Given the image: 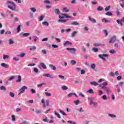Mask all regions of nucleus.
I'll use <instances>...</instances> for the list:
<instances>
[{
	"mask_svg": "<svg viewBox=\"0 0 124 124\" xmlns=\"http://www.w3.org/2000/svg\"><path fill=\"white\" fill-rule=\"evenodd\" d=\"M108 117H110V118H111L112 119H114L115 118H117V116L112 114H109Z\"/></svg>",
	"mask_w": 124,
	"mask_h": 124,
	"instance_id": "obj_26",
	"label": "nucleus"
},
{
	"mask_svg": "<svg viewBox=\"0 0 124 124\" xmlns=\"http://www.w3.org/2000/svg\"><path fill=\"white\" fill-rule=\"evenodd\" d=\"M97 11H102L103 10V7L101 6H99L97 8Z\"/></svg>",
	"mask_w": 124,
	"mask_h": 124,
	"instance_id": "obj_36",
	"label": "nucleus"
},
{
	"mask_svg": "<svg viewBox=\"0 0 124 124\" xmlns=\"http://www.w3.org/2000/svg\"><path fill=\"white\" fill-rule=\"evenodd\" d=\"M33 38L34 41L35 42H36V41H37V40H38V38L37 37H36V36H33Z\"/></svg>",
	"mask_w": 124,
	"mask_h": 124,
	"instance_id": "obj_48",
	"label": "nucleus"
},
{
	"mask_svg": "<svg viewBox=\"0 0 124 124\" xmlns=\"http://www.w3.org/2000/svg\"><path fill=\"white\" fill-rule=\"evenodd\" d=\"M1 66L2 67H4L5 68H8V65L6 64L5 63H2L0 64Z\"/></svg>",
	"mask_w": 124,
	"mask_h": 124,
	"instance_id": "obj_13",
	"label": "nucleus"
},
{
	"mask_svg": "<svg viewBox=\"0 0 124 124\" xmlns=\"http://www.w3.org/2000/svg\"><path fill=\"white\" fill-rule=\"evenodd\" d=\"M92 50H93V51L95 53L98 52V48H97L96 47H93L92 48Z\"/></svg>",
	"mask_w": 124,
	"mask_h": 124,
	"instance_id": "obj_33",
	"label": "nucleus"
},
{
	"mask_svg": "<svg viewBox=\"0 0 124 124\" xmlns=\"http://www.w3.org/2000/svg\"><path fill=\"white\" fill-rule=\"evenodd\" d=\"M6 59L7 60H8V59H9V55H4L3 56V60H6Z\"/></svg>",
	"mask_w": 124,
	"mask_h": 124,
	"instance_id": "obj_38",
	"label": "nucleus"
},
{
	"mask_svg": "<svg viewBox=\"0 0 124 124\" xmlns=\"http://www.w3.org/2000/svg\"><path fill=\"white\" fill-rule=\"evenodd\" d=\"M114 47H115V48H119V44L118 43H115L114 44Z\"/></svg>",
	"mask_w": 124,
	"mask_h": 124,
	"instance_id": "obj_63",
	"label": "nucleus"
},
{
	"mask_svg": "<svg viewBox=\"0 0 124 124\" xmlns=\"http://www.w3.org/2000/svg\"><path fill=\"white\" fill-rule=\"evenodd\" d=\"M110 8H111V6H108L105 8V11H108V10H110Z\"/></svg>",
	"mask_w": 124,
	"mask_h": 124,
	"instance_id": "obj_53",
	"label": "nucleus"
},
{
	"mask_svg": "<svg viewBox=\"0 0 124 124\" xmlns=\"http://www.w3.org/2000/svg\"><path fill=\"white\" fill-rule=\"evenodd\" d=\"M106 15H107L108 16H112V14L111 12H107Z\"/></svg>",
	"mask_w": 124,
	"mask_h": 124,
	"instance_id": "obj_62",
	"label": "nucleus"
},
{
	"mask_svg": "<svg viewBox=\"0 0 124 124\" xmlns=\"http://www.w3.org/2000/svg\"><path fill=\"white\" fill-rule=\"evenodd\" d=\"M59 111L61 114H62V115H63V116H67V115H66V114H65V113H64V112L62 109H59Z\"/></svg>",
	"mask_w": 124,
	"mask_h": 124,
	"instance_id": "obj_34",
	"label": "nucleus"
},
{
	"mask_svg": "<svg viewBox=\"0 0 124 124\" xmlns=\"http://www.w3.org/2000/svg\"><path fill=\"white\" fill-rule=\"evenodd\" d=\"M73 95H74V93H71L67 95V96L68 97H72Z\"/></svg>",
	"mask_w": 124,
	"mask_h": 124,
	"instance_id": "obj_47",
	"label": "nucleus"
},
{
	"mask_svg": "<svg viewBox=\"0 0 124 124\" xmlns=\"http://www.w3.org/2000/svg\"><path fill=\"white\" fill-rule=\"evenodd\" d=\"M107 86H108V83H107V82H105L103 83V86H102V88L103 90H105L108 94H109L112 93V91L109 89L108 87H106Z\"/></svg>",
	"mask_w": 124,
	"mask_h": 124,
	"instance_id": "obj_1",
	"label": "nucleus"
},
{
	"mask_svg": "<svg viewBox=\"0 0 124 124\" xmlns=\"http://www.w3.org/2000/svg\"><path fill=\"white\" fill-rule=\"evenodd\" d=\"M26 56V53L23 52L20 53L19 55H18V57H19V58H24Z\"/></svg>",
	"mask_w": 124,
	"mask_h": 124,
	"instance_id": "obj_24",
	"label": "nucleus"
},
{
	"mask_svg": "<svg viewBox=\"0 0 124 124\" xmlns=\"http://www.w3.org/2000/svg\"><path fill=\"white\" fill-rule=\"evenodd\" d=\"M46 83H40L38 85H37V87L38 88H42V86L44 85V86H46Z\"/></svg>",
	"mask_w": 124,
	"mask_h": 124,
	"instance_id": "obj_21",
	"label": "nucleus"
},
{
	"mask_svg": "<svg viewBox=\"0 0 124 124\" xmlns=\"http://www.w3.org/2000/svg\"><path fill=\"white\" fill-rule=\"evenodd\" d=\"M90 104L91 105L93 104V105L94 107H96V106H97V103H96L95 102L93 101V100H91V101H90Z\"/></svg>",
	"mask_w": 124,
	"mask_h": 124,
	"instance_id": "obj_12",
	"label": "nucleus"
},
{
	"mask_svg": "<svg viewBox=\"0 0 124 124\" xmlns=\"http://www.w3.org/2000/svg\"><path fill=\"white\" fill-rule=\"evenodd\" d=\"M95 67H96L95 64L93 63L91 65V68H92V69H95Z\"/></svg>",
	"mask_w": 124,
	"mask_h": 124,
	"instance_id": "obj_39",
	"label": "nucleus"
},
{
	"mask_svg": "<svg viewBox=\"0 0 124 124\" xmlns=\"http://www.w3.org/2000/svg\"><path fill=\"white\" fill-rule=\"evenodd\" d=\"M71 25L73 26H78L80 25V24L77 22H74L71 23Z\"/></svg>",
	"mask_w": 124,
	"mask_h": 124,
	"instance_id": "obj_31",
	"label": "nucleus"
},
{
	"mask_svg": "<svg viewBox=\"0 0 124 124\" xmlns=\"http://www.w3.org/2000/svg\"><path fill=\"white\" fill-rule=\"evenodd\" d=\"M93 46H94L95 47H98L99 46H105V44L95 43V44H93Z\"/></svg>",
	"mask_w": 124,
	"mask_h": 124,
	"instance_id": "obj_14",
	"label": "nucleus"
},
{
	"mask_svg": "<svg viewBox=\"0 0 124 124\" xmlns=\"http://www.w3.org/2000/svg\"><path fill=\"white\" fill-rule=\"evenodd\" d=\"M54 12L55 14H56V15H59V14L61 13V12H60V10H59V9H56L54 10Z\"/></svg>",
	"mask_w": 124,
	"mask_h": 124,
	"instance_id": "obj_28",
	"label": "nucleus"
},
{
	"mask_svg": "<svg viewBox=\"0 0 124 124\" xmlns=\"http://www.w3.org/2000/svg\"><path fill=\"white\" fill-rule=\"evenodd\" d=\"M59 19H64V18H71V16H68L64 14H61L59 16Z\"/></svg>",
	"mask_w": 124,
	"mask_h": 124,
	"instance_id": "obj_5",
	"label": "nucleus"
},
{
	"mask_svg": "<svg viewBox=\"0 0 124 124\" xmlns=\"http://www.w3.org/2000/svg\"><path fill=\"white\" fill-rule=\"evenodd\" d=\"M9 95L11 96V97L14 98L15 96V94H14V93L13 92H10Z\"/></svg>",
	"mask_w": 124,
	"mask_h": 124,
	"instance_id": "obj_40",
	"label": "nucleus"
},
{
	"mask_svg": "<svg viewBox=\"0 0 124 124\" xmlns=\"http://www.w3.org/2000/svg\"><path fill=\"white\" fill-rule=\"evenodd\" d=\"M87 93H93V90L92 89H90L87 91Z\"/></svg>",
	"mask_w": 124,
	"mask_h": 124,
	"instance_id": "obj_37",
	"label": "nucleus"
},
{
	"mask_svg": "<svg viewBox=\"0 0 124 124\" xmlns=\"http://www.w3.org/2000/svg\"><path fill=\"white\" fill-rule=\"evenodd\" d=\"M11 117H12V120L13 122H15V121L16 120L15 115H12Z\"/></svg>",
	"mask_w": 124,
	"mask_h": 124,
	"instance_id": "obj_56",
	"label": "nucleus"
},
{
	"mask_svg": "<svg viewBox=\"0 0 124 124\" xmlns=\"http://www.w3.org/2000/svg\"><path fill=\"white\" fill-rule=\"evenodd\" d=\"M0 90L1 91H4V92H5V91H6V87L4 86H2L0 87Z\"/></svg>",
	"mask_w": 124,
	"mask_h": 124,
	"instance_id": "obj_30",
	"label": "nucleus"
},
{
	"mask_svg": "<svg viewBox=\"0 0 124 124\" xmlns=\"http://www.w3.org/2000/svg\"><path fill=\"white\" fill-rule=\"evenodd\" d=\"M30 10H31V11H32V12H36V9L34 8H31L30 9Z\"/></svg>",
	"mask_w": 124,
	"mask_h": 124,
	"instance_id": "obj_59",
	"label": "nucleus"
},
{
	"mask_svg": "<svg viewBox=\"0 0 124 124\" xmlns=\"http://www.w3.org/2000/svg\"><path fill=\"white\" fill-rule=\"evenodd\" d=\"M98 57L99 59H101V60H102L103 62H106V61L107 60L104 58H108L109 56L108 54H102V55L99 54ZM103 57H104V58Z\"/></svg>",
	"mask_w": 124,
	"mask_h": 124,
	"instance_id": "obj_3",
	"label": "nucleus"
},
{
	"mask_svg": "<svg viewBox=\"0 0 124 124\" xmlns=\"http://www.w3.org/2000/svg\"><path fill=\"white\" fill-rule=\"evenodd\" d=\"M110 54H116L117 53V51L115 49H111L109 51Z\"/></svg>",
	"mask_w": 124,
	"mask_h": 124,
	"instance_id": "obj_29",
	"label": "nucleus"
},
{
	"mask_svg": "<svg viewBox=\"0 0 124 124\" xmlns=\"http://www.w3.org/2000/svg\"><path fill=\"white\" fill-rule=\"evenodd\" d=\"M67 51L70 52L72 55H76V48L75 47H66Z\"/></svg>",
	"mask_w": 124,
	"mask_h": 124,
	"instance_id": "obj_2",
	"label": "nucleus"
},
{
	"mask_svg": "<svg viewBox=\"0 0 124 124\" xmlns=\"http://www.w3.org/2000/svg\"><path fill=\"white\" fill-rule=\"evenodd\" d=\"M23 36H24V37H27V36H29L30 35V33H25L23 34Z\"/></svg>",
	"mask_w": 124,
	"mask_h": 124,
	"instance_id": "obj_50",
	"label": "nucleus"
},
{
	"mask_svg": "<svg viewBox=\"0 0 124 124\" xmlns=\"http://www.w3.org/2000/svg\"><path fill=\"white\" fill-rule=\"evenodd\" d=\"M30 92L31 93H36V91H35V90L33 89H31L30 90Z\"/></svg>",
	"mask_w": 124,
	"mask_h": 124,
	"instance_id": "obj_54",
	"label": "nucleus"
},
{
	"mask_svg": "<svg viewBox=\"0 0 124 124\" xmlns=\"http://www.w3.org/2000/svg\"><path fill=\"white\" fill-rule=\"evenodd\" d=\"M72 43L71 42L67 41L63 44V46H66V45H72Z\"/></svg>",
	"mask_w": 124,
	"mask_h": 124,
	"instance_id": "obj_16",
	"label": "nucleus"
},
{
	"mask_svg": "<svg viewBox=\"0 0 124 124\" xmlns=\"http://www.w3.org/2000/svg\"><path fill=\"white\" fill-rule=\"evenodd\" d=\"M25 90H28V87L26 86H22L19 89L20 92H19L18 94L20 95V94L22 93H24V92H25Z\"/></svg>",
	"mask_w": 124,
	"mask_h": 124,
	"instance_id": "obj_6",
	"label": "nucleus"
},
{
	"mask_svg": "<svg viewBox=\"0 0 124 124\" xmlns=\"http://www.w3.org/2000/svg\"><path fill=\"white\" fill-rule=\"evenodd\" d=\"M102 98L104 100H106V99H107V96H106V95H104L102 96Z\"/></svg>",
	"mask_w": 124,
	"mask_h": 124,
	"instance_id": "obj_57",
	"label": "nucleus"
},
{
	"mask_svg": "<svg viewBox=\"0 0 124 124\" xmlns=\"http://www.w3.org/2000/svg\"><path fill=\"white\" fill-rule=\"evenodd\" d=\"M30 51H32V50H36V46H32L30 48Z\"/></svg>",
	"mask_w": 124,
	"mask_h": 124,
	"instance_id": "obj_27",
	"label": "nucleus"
},
{
	"mask_svg": "<svg viewBox=\"0 0 124 124\" xmlns=\"http://www.w3.org/2000/svg\"><path fill=\"white\" fill-rule=\"evenodd\" d=\"M44 3H47L48 4H50L51 3V2L49 0H45L44 1Z\"/></svg>",
	"mask_w": 124,
	"mask_h": 124,
	"instance_id": "obj_55",
	"label": "nucleus"
},
{
	"mask_svg": "<svg viewBox=\"0 0 124 124\" xmlns=\"http://www.w3.org/2000/svg\"><path fill=\"white\" fill-rule=\"evenodd\" d=\"M22 81V77L20 75L17 76V79L16 80V83H21Z\"/></svg>",
	"mask_w": 124,
	"mask_h": 124,
	"instance_id": "obj_9",
	"label": "nucleus"
},
{
	"mask_svg": "<svg viewBox=\"0 0 124 124\" xmlns=\"http://www.w3.org/2000/svg\"><path fill=\"white\" fill-rule=\"evenodd\" d=\"M116 14L117 16H119V15L121 14V12L119 11V9H116Z\"/></svg>",
	"mask_w": 124,
	"mask_h": 124,
	"instance_id": "obj_52",
	"label": "nucleus"
},
{
	"mask_svg": "<svg viewBox=\"0 0 124 124\" xmlns=\"http://www.w3.org/2000/svg\"><path fill=\"white\" fill-rule=\"evenodd\" d=\"M79 103H80V100H79L74 101V103H75V105H78V104H79Z\"/></svg>",
	"mask_w": 124,
	"mask_h": 124,
	"instance_id": "obj_44",
	"label": "nucleus"
},
{
	"mask_svg": "<svg viewBox=\"0 0 124 124\" xmlns=\"http://www.w3.org/2000/svg\"><path fill=\"white\" fill-rule=\"evenodd\" d=\"M102 22H104L105 23H110V21L107 20L106 18H102Z\"/></svg>",
	"mask_w": 124,
	"mask_h": 124,
	"instance_id": "obj_45",
	"label": "nucleus"
},
{
	"mask_svg": "<svg viewBox=\"0 0 124 124\" xmlns=\"http://www.w3.org/2000/svg\"><path fill=\"white\" fill-rule=\"evenodd\" d=\"M40 64L44 69H47V67L46 66V65L44 62H41L40 63Z\"/></svg>",
	"mask_w": 124,
	"mask_h": 124,
	"instance_id": "obj_11",
	"label": "nucleus"
},
{
	"mask_svg": "<svg viewBox=\"0 0 124 124\" xmlns=\"http://www.w3.org/2000/svg\"><path fill=\"white\" fill-rule=\"evenodd\" d=\"M116 40H117V36L113 35L110 38L109 43L113 44V43H115Z\"/></svg>",
	"mask_w": 124,
	"mask_h": 124,
	"instance_id": "obj_4",
	"label": "nucleus"
},
{
	"mask_svg": "<svg viewBox=\"0 0 124 124\" xmlns=\"http://www.w3.org/2000/svg\"><path fill=\"white\" fill-rule=\"evenodd\" d=\"M50 103V100L49 99H47L46 100V106H49V104Z\"/></svg>",
	"mask_w": 124,
	"mask_h": 124,
	"instance_id": "obj_60",
	"label": "nucleus"
},
{
	"mask_svg": "<svg viewBox=\"0 0 124 124\" xmlns=\"http://www.w3.org/2000/svg\"><path fill=\"white\" fill-rule=\"evenodd\" d=\"M59 23H65L66 22V20L65 19H59L58 20Z\"/></svg>",
	"mask_w": 124,
	"mask_h": 124,
	"instance_id": "obj_42",
	"label": "nucleus"
},
{
	"mask_svg": "<svg viewBox=\"0 0 124 124\" xmlns=\"http://www.w3.org/2000/svg\"><path fill=\"white\" fill-rule=\"evenodd\" d=\"M91 85H93V86H98V83L95 82V81H93L90 82Z\"/></svg>",
	"mask_w": 124,
	"mask_h": 124,
	"instance_id": "obj_22",
	"label": "nucleus"
},
{
	"mask_svg": "<svg viewBox=\"0 0 124 124\" xmlns=\"http://www.w3.org/2000/svg\"><path fill=\"white\" fill-rule=\"evenodd\" d=\"M61 88L62 91H66L67 90H68V87L65 85L62 86Z\"/></svg>",
	"mask_w": 124,
	"mask_h": 124,
	"instance_id": "obj_17",
	"label": "nucleus"
},
{
	"mask_svg": "<svg viewBox=\"0 0 124 124\" xmlns=\"http://www.w3.org/2000/svg\"><path fill=\"white\" fill-rule=\"evenodd\" d=\"M14 78H15V76H13L12 77H11L10 78H8V81H12V80H13V79H14Z\"/></svg>",
	"mask_w": 124,
	"mask_h": 124,
	"instance_id": "obj_51",
	"label": "nucleus"
},
{
	"mask_svg": "<svg viewBox=\"0 0 124 124\" xmlns=\"http://www.w3.org/2000/svg\"><path fill=\"white\" fill-rule=\"evenodd\" d=\"M67 123H68V124H77L76 122H71L70 121H68Z\"/></svg>",
	"mask_w": 124,
	"mask_h": 124,
	"instance_id": "obj_61",
	"label": "nucleus"
},
{
	"mask_svg": "<svg viewBox=\"0 0 124 124\" xmlns=\"http://www.w3.org/2000/svg\"><path fill=\"white\" fill-rule=\"evenodd\" d=\"M45 17V15H41L39 18V21L40 22H41V21H43V19H44V17Z\"/></svg>",
	"mask_w": 124,
	"mask_h": 124,
	"instance_id": "obj_18",
	"label": "nucleus"
},
{
	"mask_svg": "<svg viewBox=\"0 0 124 124\" xmlns=\"http://www.w3.org/2000/svg\"><path fill=\"white\" fill-rule=\"evenodd\" d=\"M41 52L43 55H46L47 54V51L45 49H42Z\"/></svg>",
	"mask_w": 124,
	"mask_h": 124,
	"instance_id": "obj_46",
	"label": "nucleus"
},
{
	"mask_svg": "<svg viewBox=\"0 0 124 124\" xmlns=\"http://www.w3.org/2000/svg\"><path fill=\"white\" fill-rule=\"evenodd\" d=\"M45 94L46 95V96H51V95H52L51 93H49L48 92L45 93Z\"/></svg>",
	"mask_w": 124,
	"mask_h": 124,
	"instance_id": "obj_49",
	"label": "nucleus"
},
{
	"mask_svg": "<svg viewBox=\"0 0 124 124\" xmlns=\"http://www.w3.org/2000/svg\"><path fill=\"white\" fill-rule=\"evenodd\" d=\"M41 103L43 104V107L45 108L46 107V105H45V101L44 100V99H42Z\"/></svg>",
	"mask_w": 124,
	"mask_h": 124,
	"instance_id": "obj_25",
	"label": "nucleus"
},
{
	"mask_svg": "<svg viewBox=\"0 0 124 124\" xmlns=\"http://www.w3.org/2000/svg\"><path fill=\"white\" fill-rule=\"evenodd\" d=\"M19 124H28V122L24 121L23 122H21V123H19Z\"/></svg>",
	"mask_w": 124,
	"mask_h": 124,
	"instance_id": "obj_64",
	"label": "nucleus"
},
{
	"mask_svg": "<svg viewBox=\"0 0 124 124\" xmlns=\"http://www.w3.org/2000/svg\"><path fill=\"white\" fill-rule=\"evenodd\" d=\"M54 115H55V116H57L58 119H61V115H60V114L57 113L56 111H54Z\"/></svg>",
	"mask_w": 124,
	"mask_h": 124,
	"instance_id": "obj_35",
	"label": "nucleus"
},
{
	"mask_svg": "<svg viewBox=\"0 0 124 124\" xmlns=\"http://www.w3.org/2000/svg\"><path fill=\"white\" fill-rule=\"evenodd\" d=\"M49 68H50L51 70H54L55 71L57 69V68L56 67V66H55L53 64H49Z\"/></svg>",
	"mask_w": 124,
	"mask_h": 124,
	"instance_id": "obj_10",
	"label": "nucleus"
},
{
	"mask_svg": "<svg viewBox=\"0 0 124 124\" xmlns=\"http://www.w3.org/2000/svg\"><path fill=\"white\" fill-rule=\"evenodd\" d=\"M9 43L10 45L14 44V41H13V40H12V39L10 38L9 39Z\"/></svg>",
	"mask_w": 124,
	"mask_h": 124,
	"instance_id": "obj_32",
	"label": "nucleus"
},
{
	"mask_svg": "<svg viewBox=\"0 0 124 124\" xmlns=\"http://www.w3.org/2000/svg\"><path fill=\"white\" fill-rule=\"evenodd\" d=\"M42 25H43L44 26H46V27H48L49 26V23L45 21L42 22Z\"/></svg>",
	"mask_w": 124,
	"mask_h": 124,
	"instance_id": "obj_20",
	"label": "nucleus"
},
{
	"mask_svg": "<svg viewBox=\"0 0 124 124\" xmlns=\"http://www.w3.org/2000/svg\"><path fill=\"white\" fill-rule=\"evenodd\" d=\"M36 114H41V110L40 109H37L35 111Z\"/></svg>",
	"mask_w": 124,
	"mask_h": 124,
	"instance_id": "obj_58",
	"label": "nucleus"
},
{
	"mask_svg": "<svg viewBox=\"0 0 124 124\" xmlns=\"http://www.w3.org/2000/svg\"><path fill=\"white\" fill-rule=\"evenodd\" d=\"M43 77H48L49 78H50L51 79L54 78L53 76H51V75L49 73L48 74H45L43 75Z\"/></svg>",
	"mask_w": 124,
	"mask_h": 124,
	"instance_id": "obj_7",
	"label": "nucleus"
},
{
	"mask_svg": "<svg viewBox=\"0 0 124 124\" xmlns=\"http://www.w3.org/2000/svg\"><path fill=\"white\" fill-rule=\"evenodd\" d=\"M76 63H77V62L75 61V60H71L70 61V64L72 65H75V64H76Z\"/></svg>",
	"mask_w": 124,
	"mask_h": 124,
	"instance_id": "obj_23",
	"label": "nucleus"
},
{
	"mask_svg": "<svg viewBox=\"0 0 124 124\" xmlns=\"http://www.w3.org/2000/svg\"><path fill=\"white\" fill-rule=\"evenodd\" d=\"M76 34H77V31H74L72 33V36L73 37H74V36H75L76 35Z\"/></svg>",
	"mask_w": 124,
	"mask_h": 124,
	"instance_id": "obj_43",
	"label": "nucleus"
},
{
	"mask_svg": "<svg viewBox=\"0 0 124 124\" xmlns=\"http://www.w3.org/2000/svg\"><path fill=\"white\" fill-rule=\"evenodd\" d=\"M89 21H91V22H92V23H96V20L94 18H91V16L89 17Z\"/></svg>",
	"mask_w": 124,
	"mask_h": 124,
	"instance_id": "obj_15",
	"label": "nucleus"
},
{
	"mask_svg": "<svg viewBox=\"0 0 124 124\" xmlns=\"http://www.w3.org/2000/svg\"><path fill=\"white\" fill-rule=\"evenodd\" d=\"M21 27H22V25H19L17 26L16 28L17 33L21 31Z\"/></svg>",
	"mask_w": 124,
	"mask_h": 124,
	"instance_id": "obj_19",
	"label": "nucleus"
},
{
	"mask_svg": "<svg viewBox=\"0 0 124 124\" xmlns=\"http://www.w3.org/2000/svg\"><path fill=\"white\" fill-rule=\"evenodd\" d=\"M63 12H65V13L69 12V10L67 9V8L66 7H64L63 8Z\"/></svg>",
	"mask_w": 124,
	"mask_h": 124,
	"instance_id": "obj_41",
	"label": "nucleus"
},
{
	"mask_svg": "<svg viewBox=\"0 0 124 124\" xmlns=\"http://www.w3.org/2000/svg\"><path fill=\"white\" fill-rule=\"evenodd\" d=\"M6 4H12V5H13V7H14V8H15V7H16V5L14 3V2H12V1H7L6 2Z\"/></svg>",
	"mask_w": 124,
	"mask_h": 124,
	"instance_id": "obj_8",
	"label": "nucleus"
}]
</instances>
